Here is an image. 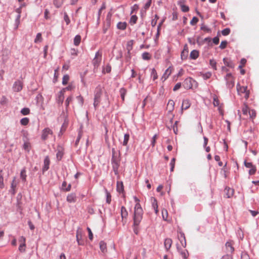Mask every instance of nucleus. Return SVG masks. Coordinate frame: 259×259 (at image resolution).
<instances>
[{"label":"nucleus","instance_id":"f257e3e1","mask_svg":"<svg viewBox=\"0 0 259 259\" xmlns=\"http://www.w3.org/2000/svg\"><path fill=\"white\" fill-rule=\"evenodd\" d=\"M112 157L111 159V163L112 165L113 170L115 175L118 174V169L120 165V153L118 154L116 152L114 148H112Z\"/></svg>","mask_w":259,"mask_h":259},{"label":"nucleus","instance_id":"f03ea898","mask_svg":"<svg viewBox=\"0 0 259 259\" xmlns=\"http://www.w3.org/2000/svg\"><path fill=\"white\" fill-rule=\"evenodd\" d=\"M102 90L100 86H98L96 88L95 92V98L94 106L96 108L99 104L100 102V98L102 95Z\"/></svg>","mask_w":259,"mask_h":259},{"label":"nucleus","instance_id":"7ed1b4c3","mask_svg":"<svg viewBox=\"0 0 259 259\" xmlns=\"http://www.w3.org/2000/svg\"><path fill=\"white\" fill-rule=\"evenodd\" d=\"M213 105L214 106L218 107V110L221 114H223V104L221 103L219 99V97L216 94H212Z\"/></svg>","mask_w":259,"mask_h":259},{"label":"nucleus","instance_id":"20e7f679","mask_svg":"<svg viewBox=\"0 0 259 259\" xmlns=\"http://www.w3.org/2000/svg\"><path fill=\"white\" fill-rule=\"evenodd\" d=\"M246 86H240L239 84L237 85V90L239 94H244V97L247 99L249 96V92L247 90Z\"/></svg>","mask_w":259,"mask_h":259},{"label":"nucleus","instance_id":"39448f33","mask_svg":"<svg viewBox=\"0 0 259 259\" xmlns=\"http://www.w3.org/2000/svg\"><path fill=\"white\" fill-rule=\"evenodd\" d=\"M227 85L228 88L231 89L234 86V78L231 73H228L226 76Z\"/></svg>","mask_w":259,"mask_h":259},{"label":"nucleus","instance_id":"423d86ee","mask_svg":"<svg viewBox=\"0 0 259 259\" xmlns=\"http://www.w3.org/2000/svg\"><path fill=\"white\" fill-rule=\"evenodd\" d=\"M102 60V53L98 51L96 53L95 57L93 59V63L95 67H98Z\"/></svg>","mask_w":259,"mask_h":259},{"label":"nucleus","instance_id":"0eeeda50","mask_svg":"<svg viewBox=\"0 0 259 259\" xmlns=\"http://www.w3.org/2000/svg\"><path fill=\"white\" fill-rule=\"evenodd\" d=\"M53 134V131L49 127H46L42 131L41 139L42 140L45 141L49 138V135H52Z\"/></svg>","mask_w":259,"mask_h":259},{"label":"nucleus","instance_id":"6e6552de","mask_svg":"<svg viewBox=\"0 0 259 259\" xmlns=\"http://www.w3.org/2000/svg\"><path fill=\"white\" fill-rule=\"evenodd\" d=\"M142 211H134V225L138 226L142 219Z\"/></svg>","mask_w":259,"mask_h":259},{"label":"nucleus","instance_id":"1a4fd4ad","mask_svg":"<svg viewBox=\"0 0 259 259\" xmlns=\"http://www.w3.org/2000/svg\"><path fill=\"white\" fill-rule=\"evenodd\" d=\"M244 165L246 167L250 168L249 170V174L250 175H253L255 173L256 171V167L251 162L245 161Z\"/></svg>","mask_w":259,"mask_h":259},{"label":"nucleus","instance_id":"9d476101","mask_svg":"<svg viewBox=\"0 0 259 259\" xmlns=\"http://www.w3.org/2000/svg\"><path fill=\"white\" fill-rule=\"evenodd\" d=\"M13 90L15 92H19L22 89V83L20 80H17L15 82L13 87Z\"/></svg>","mask_w":259,"mask_h":259},{"label":"nucleus","instance_id":"9b49d317","mask_svg":"<svg viewBox=\"0 0 259 259\" xmlns=\"http://www.w3.org/2000/svg\"><path fill=\"white\" fill-rule=\"evenodd\" d=\"M194 80L192 78H186L184 82V86L186 89H191L192 87V82Z\"/></svg>","mask_w":259,"mask_h":259},{"label":"nucleus","instance_id":"f8f14e48","mask_svg":"<svg viewBox=\"0 0 259 259\" xmlns=\"http://www.w3.org/2000/svg\"><path fill=\"white\" fill-rule=\"evenodd\" d=\"M226 248L228 252L233 253L234 251V248L233 246L232 241H229L226 243Z\"/></svg>","mask_w":259,"mask_h":259},{"label":"nucleus","instance_id":"ddd939ff","mask_svg":"<svg viewBox=\"0 0 259 259\" xmlns=\"http://www.w3.org/2000/svg\"><path fill=\"white\" fill-rule=\"evenodd\" d=\"M172 69L171 67H169L165 70L161 77V79L163 80V81L165 80L168 77L172 72Z\"/></svg>","mask_w":259,"mask_h":259},{"label":"nucleus","instance_id":"4468645a","mask_svg":"<svg viewBox=\"0 0 259 259\" xmlns=\"http://www.w3.org/2000/svg\"><path fill=\"white\" fill-rule=\"evenodd\" d=\"M224 191L227 198L231 197L234 194V190L229 187H226Z\"/></svg>","mask_w":259,"mask_h":259},{"label":"nucleus","instance_id":"2eb2a0df","mask_svg":"<svg viewBox=\"0 0 259 259\" xmlns=\"http://www.w3.org/2000/svg\"><path fill=\"white\" fill-rule=\"evenodd\" d=\"M76 200V196L75 193H70L67 197V200L70 203L74 202Z\"/></svg>","mask_w":259,"mask_h":259},{"label":"nucleus","instance_id":"dca6fc26","mask_svg":"<svg viewBox=\"0 0 259 259\" xmlns=\"http://www.w3.org/2000/svg\"><path fill=\"white\" fill-rule=\"evenodd\" d=\"M116 190L119 193H123L124 191V186L123 183L120 181H117L116 184Z\"/></svg>","mask_w":259,"mask_h":259},{"label":"nucleus","instance_id":"f3484780","mask_svg":"<svg viewBox=\"0 0 259 259\" xmlns=\"http://www.w3.org/2000/svg\"><path fill=\"white\" fill-rule=\"evenodd\" d=\"M50 161L49 156H46L44 159L43 170L46 171L49 168Z\"/></svg>","mask_w":259,"mask_h":259},{"label":"nucleus","instance_id":"a211bd4d","mask_svg":"<svg viewBox=\"0 0 259 259\" xmlns=\"http://www.w3.org/2000/svg\"><path fill=\"white\" fill-rule=\"evenodd\" d=\"M172 241L170 238H166L164 241V246L166 250H168L171 247Z\"/></svg>","mask_w":259,"mask_h":259},{"label":"nucleus","instance_id":"6ab92c4d","mask_svg":"<svg viewBox=\"0 0 259 259\" xmlns=\"http://www.w3.org/2000/svg\"><path fill=\"white\" fill-rule=\"evenodd\" d=\"M99 245H100V248L101 251L103 253H106L107 251L106 243L105 242H104L103 241H101L100 242Z\"/></svg>","mask_w":259,"mask_h":259},{"label":"nucleus","instance_id":"aec40b11","mask_svg":"<svg viewBox=\"0 0 259 259\" xmlns=\"http://www.w3.org/2000/svg\"><path fill=\"white\" fill-rule=\"evenodd\" d=\"M224 63L228 67L230 68H234V64L230 59L227 58H225L223 59Z\"/></svg>","mask_w":259,"mask_h":259},{"label":"nucleus","instance_id":"412c9836","mask_svg":"<svg viewBox=\"0 0 259 259\" xmlns=\"http://www.w3.org/2000/svg\"><path fill=\"white\" fill-rule=\"evenodd\" d=\"M190 106V101L186 99L184 100L183 101L182 105V110H187L188 109Z\"/></svg>","mask_w":259,"mask_h":259},{"label":"nucleus","instance_id":"4be33fe9","mask_svg":"<svg viewBox=\"0 0 259 259\" xmlns=\"http://www.w3.org/2000/svg\"><path fill=\"white\" fill-rule=\"evenodd\" d=\"M133 40H130L129 41H128L127 43L126 49L127 50V54H128V58H131L130 51L133 49Z\"/></svg>","mask_w":259,"mask_h":259},{"label":"nucleus","instance_id":"5701e85b","mask_svg":"<svg viewBox=\"0 0 259 259\" xmlns=\"http://www.w3.org/2000/svg\"><path fill=\"white\" fill-rule=\"evenodd\" d=\"M199 56V52L196 50H194L190 53V57L192 59H196Z\"/></svg>","mask_w":259,"mask_h":259},{"label":"nucleus","instance_id":"b1692460","mask_svg":"<svg viewBox=\"0 0 259 259\" xmlns=\"http://www.w3.org/2000/svg\"><path fill=\"white\" fill-rule=\"evenodd\" d=\"M127 24L125 22H119L117 24V27L120 30H125L126 28Z\"/></svg>","mask_w":259,"mask_h":259},{"label":"nucleus","instance_id":"393cba45","mask_svg":"<svg viewBox=\"0 0 259 259\" xmlns=\"http://www.w3.org/2000/svg\"><path fill=\"white\" fill-rule=\"evenodd\" d=\"M81 41V36L79 35H77L75 36L73 43L75 46H78L80 44Z\"/></svg>","mask_w":259,"mask_h":259},{"label":"nucleus","instance_id":"a878e982","mask_svg":"<svg viewBox=\"0 0 259 259\" xmlns=\"http://www.w3.org/2000/svg\"><path fill=\"white\" fill-rule=\"evenodd\" d=\"M163 219L166 221H170L171 218L168 216V211H161Z\"/></svg>","mask_w":259,"mask_h":259},{"label":"nucleus","instance_id":"bb28decb","mask_svg":"<svg viewBox=\"0 0 259 259\" xmlns=\"http://www.w3.org/2000/svg\"><path fill=\"white\" fill-rule=\"evenodd\" d=\"M250 110V109H249L248 107L246 104H244L242 108L243 114L244 115L247 116Z\"/></svg>","mask_w":259,"mask_h":259},{"label":"nucleus","instance_id":"cd10ccee","mask_svg":"<svg viewBox=\"0 0 259 259\" xmlns=\"http://www.w3.org/2000/svg\"><path fill=\"white\" fill-rule=\"evenodd\" d=\"M119 92H120L121 98L122 101H124L125 96L127 93V90L125 88H122L120 89Z\"/></svg>","mask_w":259,"mask_h":259},{"label":"nucleus","instance_id":"c85d7f7f","mask_svg":"<svg viewBox=\"0 0 259 259\" xmlns=\"http://www.w3.org/2000/svg\"><path fill=\"white\" fill-rule=\"evenodd\" d=\"M151 203H152L153 209L154 210H157L158 204H157V200L155 198H151Z\"/></svg>","mask_w":259,"mask_h":259},{"label":"nucleus","instance_id":"c756f323","mask_svg":"<svg viewBox=\"0 0 259 259\" xmlns=\"http://www.w3.org/2000/svg\"><path fill=\"white\" fill-rule=\"evenodd\" d=\"M62 187L64 190H65L66 191H69L71 189V184H69L67 186V183H66V182L64 181L62 183Z\"/></svg>","mask_w":259,"mask_h":259},{"label":"nucleus","instance_id":"7c9ffc66","mask_svg":"<svg viewBox=\"0 0 259 259\" xmlns=\"http://www.w3.org/2000/svg\"><path fill=\"white\" fill-rule=\"evenodd\" d=\"M174 106H175L174 101L172 100H169L168 102L167 106V108H168L169 111H171L173 110V109L174 108Z\"/></svg>","mask_w":259,"mask_h":259},{"label":"nucleus","instance_id":"2f4dec72","mask_svg":"<svg viewBox=\"0 0 259 259\" xmlns=\"http://www.w3.org/2000/svg\"><path fill=\"white\" fill-rule=\"evenodd\" d=\"M30 143L29 142L26 141L24 142L23 144V148L25 150L29 152L30 149Z\"/></svg>","mask_w":259,"mask_h":259},{"label":"nucleus","instance_id":"473e14b6","mask_svg":"<svg viewBox=\"0 0 259 259\" xmlns=\"http://www.w3.org/2000/svg\"><path fill=\"white\" fill-rule=\"evenodd\" d=\"M26 170L25 169H23L20 174V177L22 179V181L24 182L26 181Z\"/></svg>","mask_w":259,"mask_h":259},{"label":"nucleus","instance_id":"72a5a7b5","mask_svg":"<svg viewBox=\"0 0 259 259\" xmlns=\"http://www.w3.org/2000/svg\"><path fill=\"white\" fill-rule=\"evenodd\" d=\"M29 122V119L27 117H24L21 119L20 120V123L22 125H26L28 124Z\"/></svg>","mask_w":259,"mask_h":259},{"label":"nucleus","instance_id":"f704fd0d","mask_svg":"<svg viewBox=\"0 0 259 259\" xmlns=\"http://www.w3.org/2000/svg\"><path fill=\"white\" fill-rule=\"evenodd\" d=\"M248 115H249L250 118L253 119H254L256 116V112L253 109H250L249 111Z\"/></svg>","mask_w":259,"mask_h":259},{"label":"nucleus","instance_id":"c9c22d12","mask_svg":"<svg viewBox=\"0 0 259 259\" xmlns=\"http://www.w3.org/2000/svg\"><path fill=\"white\" fill-rule=\"evenodd\" d=\"M69 80V76L67 74L63 76L62 78V84L63 85H66L67 84L68 81Z\"/></svg>","mask_w":259,"mask_h":259},{"label":"nucleus","instance_id":"e433bc0d","mask_svg":"<svg viewBox=\"0 0 259 259\" xmlns=\"http://www.w3.org/2000/svg\"><path fill=\"white\" fill-rule=\"evenodd\" d=\"M63 0H54V4L57 8H60L63 4Z\"/></svg>","mask_w":259,"mask_h":259},{"label":"nucleus","instance_id":"4c0bfd02","mask_svg":"<svg viewBox=\"0 0 259 259\" xmlns=\"http://www.w3.org/2000/svg\"><path fill=\"white\" fill-rule=\"evenodd\" d=\"M159 19V17L157 15H155L154 18L151 21V25L152 27H155L157 24V21Z\"/></svg>","mask_w":259,"mask_h":259},{"label":"nucleus","instance_id":"58836bf2","mask_svg":"<svg viewBox=\"0 0 259 259\" xmlns=\"http://www.w3.org/2000/svg\"><path fill=\"white\" fill-rule=\"evenodd\" d=\"M129 139H130L129 134H125L124 136V140L122 143V145L123 146H126L127 144Z\"/></svg>","mask_w":259,"mask_h":259},{"label":"nucleus","instance_id":"ea45409f","mask_svg":"<svg viewBox=\"0 0 259 259\" xmlns=\"http://www.w3.org/2000/svg\"><path fill=\"white\" fill-rule=\"evenodd\" d=\"M42 40L41 37V34L40 33H38L36 35V38L34 39V42L37 43L38 42H41Z\"/></svg>","mask_w":259,"mask_h":259},{"label":"nucleus","instance_id":"a19ab883","mask_svg":"<svg viewBox=\"0 0 259 259\" xmlns=\"http://www.w3.org/2000/svg\"><path fill=\"white\" fill-rule=\"evenodd\" d=\"M111 70V67L109 65H106L103 69V73H110Z\"/></svg>","mask_w":259,"mask_h":259},{"label":"nucleus","instance_id":"79ce46f5","mask_svg":"<svg viewBox=\"0 0 259 259\" xmlns=\"http://www.w3.org/2000/svg\"><path fill=\"white\" fill-rule=\"evenodd\" d=\"M105 192L106 195V202L107 203L109 204L111 201V196L107 190H106Z\"/></svg>","mask_w":259,"mask_h":259},{"label":"nucleus","instance_id":"37998d69","mask_svg":"<svg viewBox=\"0 0 259 259\" xmlns=\"http://www.w3.org/2000/svg\"><path fill=\"white\" fill-rule=\"evenodd\" d=\"M151 76L153 77V80H155L158 77V75L156 72V70L154 68H153L151 71Z\"/></svg>","mask_w":259,"mask_h":259},{"label":"nucleus","instance_id":"c03bdc74","mask_svg":"<svg viewBox=\"0 0 259 259\" xmlns=\"http://www.w3.org/2000/svg\"><path fill=\"white\" fill-rule=\"evenodd\" d=\"M21 113L23 115H26L30 113V109L28 108H24L21 110Z\"/></svg>","mask_w":259,"mask_h":259},{"label":"nucleus","instance_id":"a18cd8bd","mask_svg":"<svg viewBox=\"0 0 259 259\" xmlns=\"http://www.w3.org/2000/svg\"><path fill=\"white\" fill-rule=\"evenodd\" d=\"M209 64L213 69H214L215 70L217 69V63L214 60H213V59L210 60Z\"/></svg>","mask_w":259,"mask_h":259},{"label":"nucleus","instance_id":"49530a36","mask_svg":"<svg viewBox=\"0 0 259 259\" xmlns=\"http://www.w3.org/2000/svg\"><path fill=\"white\" fill-rule=\"evenodd\" d=\"M142 58L144 60H150L151 58L150 54L148 52H145L142 54Z\"/></svg>","mask_w":259,"mask_h":259},{"label":"nucleus","instance_id":"de8ad7c7","mask_svg":"<svg viewBox=\"0 0 259 259\" xmlns=\"http://www.w3.org/2000/svg\"><path fill=\"white\" fill-rule=\"evenodd\" d=\"M19 250L21 252H24L26 250V243L20 244Z\"/></svg>","mask_w":259,"mask_h":259},{"label":"nucleus","instance_id":"09e8293b","mask_svg":"<svg viewBox=\"0 0 259 259\" xmlns=\"http://www.w3.org/2000/svg\"><path fill=\"white\" fill-rule=\"evenodd\" d=\"M4 188V178L2 174V170H0V189Z\"/></svg>","mask_w":259,"mask_h":259},{"label":"nucleus","instance_id":"8fccbe9b","mask_svg":"<svg viewBox=\"0 0 259 259\" xmlns=\"http://www.w3.org/2000/svg\"><path fill=\"white\" fill-rule=\"evenodd\" d=\"M76 240H77V241L78 242V244L79 245L82 244L81 243H80V241H79V240H80V239L81 237V232L79 231L78 230L76 232Z\"/></svg>","mask_w":259,"mask_h":259},{"label":"nucleus","instance_id":"3c124183","mask_svg":"<svg viewBox=\"0 0 259 259\" xmlns=\"http://www.w3.org/2000/svg\"><path fill=\"white\" fill-rule=\"evenodd\" d=\"M180 6H181V10L183 12H187L189 11V8L188 6H187L186 5H183V4H181Z\"/></svg>","mask_w":259,"mask_h":259},{"label":"nucleus","instance_id":"603ef678","mask_svg":"<svg viewBox=\"0 0 259 259\" xmlns=\"http://www.w3.org/2000/svg\"><path fill=\"white\" fill-rule=\"evenodd\" d=\"M138 17L136 15H133L130 19V23L132 24H134L137 22Z\"/></svg>","mask_w":259,"mask_h":259},{"label":"nucleus","instance_id":"864d4df0","mask_svg":"<svg viewBox=\"0 0 259 259\" xmlns=\"http://www.w3.org/2000/svg\"><path fill=\"white\" fill-rule=\"evenodd\" d=\"M175 162H176V158H173L171 160V161H170V171H174V169L175 168Z\"/></svg>","mask_w":259,"mask_h":259},{"label":"nucleus","instance_id":"5fc2aeb1","mask_svg":"<svg viewBox=\"0 0 259 259\" xmlns=\"http://www.w3.org/2000/svg\"><path fill=\"white\" fill-rule=\"evenodd\" d=\"M178 121H176L174 125L172 126L173 131L175 134H177V133L178 132Z\"/></svg>","mask_w":259,"mask_h":259},{"label":"nucleus","instance_id":"6e6d98bb","mask_svg":"<svg viewBox=\"0 0 259 259\" xmlns=\"http://www.w3.org/2000/svg\"><path fill=\"white\" fill-rule=\"evenodd\" d=\"M230 33V29L228 28H225L222 31V34L224 36L228 35Z\"/></svg>","mask_w":259,"mask_h":259},{"label":"nucleus","instance_id":"4d7b16f0","mask_svg":"<svg viewBox=\"0 0 259 259\" xmlns=\"http://www.w3.org/2000/svg\"><path fill=\"white\" fill-rule=\"evenodd\" d=\"M188 52L183 51L181 53V58L182 60H185L187 58Z\"/></svg>","mask_w":259,"mask_h":259},{"label":"nucleus","instance_id":"13d9d810","mask_svg":"<svg viewBox=\"0 0 259 259\" xmlns=\"http://www.w3.org/2000/svg\"><path fill=\"white\" fill-rule=\"evenodd\" d=\"M64 100V93L63 91H60V95L58 97V101L61 103H62Z\"/></svg>","mask_w":259,"mask_h":259},{"label":"nucleus","instance_id":"bf43d9fd","mask_svg":"<svg viewBox=\"0 0 259 259\" xmlns=\"http://www.w3.org/2000/svg\"><path fill=\"white\" fill-rule=\"evenodd\" d=\"M63 155V152L61 150H59L56 154L57 158L59 160H60L61 159Z\"/></svg>","mask_w":259,"mask_h":259},{"label":"nucleus","instance_id":"052dcab7","mask_svg":"<svg viewBox=\"0 0 259 259\" xmlns=\"http://www.w3.org/2000/svg\"><path fill=\"white\" fill-rule=\"evenodd\" d=\"M198 22V19L196 17H194L190 21V24L192 25H195Z\"/></svg>","mask_w":259,"mask_h":259},{"label":"nucleus","instance_id":"680f3d73","mask_svg":"<svg viewBox=\"0 0 259 259\" xmlns=\"http://www.w3.org/2000/svg\"><path fill=\"white\" fill-rule=\"evenodd\" d=\"M76 99L78 101V103L80 104V106H82L83 104V98L81 96H78L76 97Z\"/></svg>","mask_w":259,"mask_h":259},{"label":"nucleus","instance_id":"e2e57ef3","mask_svg":"<svg viewBox=\"0 0 259 259\" xmlns=\"http://www.w3.org/2000/svg\"><path fill=\"white\" fill-rule=\"evenodd\" d=\"M64 20L66 22L67 25H68L70 22L69 18L66 13H64Z\"/></svg>","mask_w":259,"mask_h":259},{"label":"nucleus","instance_id":"0e129e2a","mask_svg":"<svg viewBox=\"0 0 259 259\" xmlns=\"http://www.w3.org/2000/svg\"><path fill=\"white\" fill-rule=\"evenodd\" d=\"M181 254L184 259H187L188 256V252L187 250L182 251Z\"/></svg>","mask_w":259,"mask_h":259},{"label":"nucleus","instance_id":"69168bd1","mask_svg":"<svg viewBox=\"0 0 259 259\" xmlns=\"http://www.w3.org/2000/svg\"><path fill=\"white\" fill-rule=\"evenodd\" d=\"M227 41L225 40V41H222L220 45V48L221 49H224L225 48H226L227 47Z\"/></svg>","mask_w":259,"mask_h":259},{"label":"nucleus","instance_id":"338daca9","mask_svg":"<svg viewBox=\"0 0 259 259\" xmlns=\"http://www.w3.org/2000/svg\"><path fill=\"white\" fill-rule=\"evenodd\" d=\"M72 100H73L72 96H71L68 97L65 101L66 106H68L69 105V103L72 102Z\"/></svg>","mask_w":259,"mask_h":259},{"label":"nucleus","instance_id":"774afa93","mask_svg":"<svg viewBox=\"0 0 259 259\" xmlns=\"http://www.w3.org/2000/svg\"><path fill=\"white\" fill-rule=\"evenodd\" d=\"M157 139V135H155L153 137V138L152 139V141H151V145L152 147H154L155 146Z\"/></svg>","mask_w":259,"mask_h":259}]
</instances>
